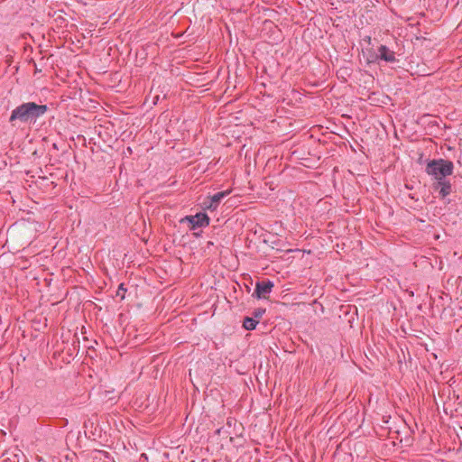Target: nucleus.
<instances>
[{
  "label": "nucleus",
  "mask_w": 462,
  "mask_h": 462,
  "mask_svg": "<svg viewBox=\"0 0 462 462\" xmlns=\"http://www.w3.org/2000/svg\"><path fill=\"white\" fill-rule=\"evenodd\" d=\"M454 164L451 161L439 159L427 163L426 172L432 176L436 182L433 184L435 190L439 191L440 198L444 199L452 192V185L447 177L452 175Z\"/></svg>",
  "instance_id": "obj_1"
},
{
  "label": "nucleus",
  "mask_w": 462,
  "mask_h": 462,
  "mask_svg": "<svg viewBox=\"0 0 462 462\" xmlns=\"http://www.w3.org/2000/svg\"><path fill=\"white\" fill-rule=\"evenodd\" d=\"M46 105H38L34 102L23 103L16 106L11 113L9 122L20 121L24 124H34L38 118L48 111Z\"/></svg>",
  "instance_id": "obj_2"
},
{
  "label": "nucleus",
  "mask_w": 462,
  "mask_h": 462,
  "mask_svg": "<svg viewBox=\"0 0 462 462\" xmlns=\"http://www.w3.org/2000/svg\"><path fill=\"white\" fill-rule=\"evenodd\" d=\"M378 60H383L386 62L396 61L394 51H391L387 46L381 45L378 48V54H371L367 58L368 62H375Z\"/></svg>",
  "instance_id": "obj_3"
},
{
  "label": "nucleus",
  "mask_w": 462,
  "mask_h": 462,
  "mask_svg": "<svg viewBox=\"0 0 462 462\" xmlns=\"http://www.w3.org/2000/svg\"><path fill=\"white\" fill-rule=\"evenodd\" d=\"M273 286V282L270 280L258 282L255 284L253 296L256 297L257 299H265L267 295L271 293Z\"/></svg>",
  "instance_id": "obj_4"
},
{
  "label": "nucleus",
  "mask_w": 462,
  "mask_h": 462,
  "mask_svg": "<svg viewBox=\"0 0 462 462\" xmlns=\"http://www.w3.org/2000/svg\"><path fill=\"white\" fill-rule=\"evenodd\" d=\"M190 225V229H196L198 227H204L209 225V217L205 213H198L194 216H188L185 217Z\"/></svg>",
  "instance_id": "obj_5"
},
{
  "label": "nucleus",
  "mask_w": 462,
  "mask_h": 462,
  "mask_svg": "<svg viewBox=\"0 0 462 462\" xmlns=\"http://www.w3.org/2000/svg\"><path fill=\"white\" fill-rule=\"evenodd\" d=\"M230 192H231V190H225V191H220V192H217V193L214 194L213 196H211L209 198L208 203H207V202L204 203L206 208L208 209L215 210L217 208V206L220 203V201L225 197L229 195Z\"/></svg>",
  "instance_id": "obj_6"
},
{
  "label": "nucleus",
  "mask_w": 462,
  "mask_h": 462,
  "mask_svg": "<svg viewBox=\"0 0 462 462\" xmlns=\"http://www.w3.org/2000/svg\"><path fill=\"white\" fill-rule=\"evenodd\" d=\"M258 324V320L251 317H245L243 321V328L245 330H254Z\"/></svg>",
  "instance_id": "obj_7"
},
{
  "label": "nucleus",
  "mask_w": 462,
  "mask_h": 462,
  "mask_svg": "<svg viewBox=\"0 0 462 462\" xmlns=\"http://www.w3.org/2000/svg\"><path fill=\"white\" fill-rule=\"evenodd\" d=\"M265 313V309L258 308L255 309L253 312V319H255L259 321V319L263 317V315Z\"/></svg>",
  "instance_id": "obj_8"
},
{
  "label": "nucleus",
  "mask_w": 462,
  "mask_h": 462,
  "mask_svg": "<svg viewBox=\"0 0 462 462\" xmlns=\"http://www.w3.org/2000/svg\"><path fill=\"white\" fill-rule=\"evenodd\" d=\"M126 291V289H125L124 287V283H121L118 287V290H117V295L118 296H121L122 299L125 298V295L124 294H121V292H125Z\"/></svg>",
  "instance_id": "obj_9"
}]
</instances>
